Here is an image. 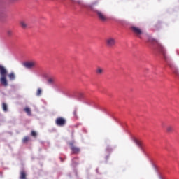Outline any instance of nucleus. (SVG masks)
Returning <instances> with one entry per match:
<instances>
[{
    "mask_svg": "<svg viewBox=\"0 0 179 179\" xmlns=\"http://www.w3.org/2000/svg\"><path fill=\"white\" fill-rule=\"evenodd\" d=\"M6 75H8V70H6L5 66L0 65V83L3 85V86H8Z\"/></svg>",
    "mask_w": 179,
    "mask_h": 179,
    "instance_id": "obj_1",
    "label": "nucleus"
},
{
    "mask_svg": "<svg viewBox=\"0 0 179 179\" xmlns=\"http://www.w3.org/2000/svg\"><path fill=\"white\" fill-rule=\"evenodd\" d=\"M107 47H114L115 45V38L109 36L105 40Z\"/></svg>",
    "mask_w": 179,
    "mask_h": 179,
    "instance_id": "obj_2",
    "label": "nucleus"
},
{
    "mask_svg": "<svg viewBox=\"0 0 179 179\" xmlns=\"http://www.w3.org/2000/svg\"><path fill=\"white\" fill-rule=\"evenodd\" d=\"M23 66L27 69H33L36 67V62L34 61H28L23 63Z\"/></svg>",
    "mask_w": 179,
    "mask_h": 179,
    "instance_id": "obj_3",
    "label": "nucleus"
},
{
    "mask_svg": "<svg viewBox=\"0 0 179 179\" xmlns=\"http://www.w3.org/2000/svg\"><path fill=\"white\" fill-rule=\"evenodd\" d=\"M95 13H96L99 19L101 20V22H106L107 20V16L103 13V12L99 10H94Z\"/></svg>",
    "mask_w": 179,
    "mask_h": 179,
    "instance_id": "obj_4",
    "label": "nucleus"
},
{
    "mask_svg": "<svg viewBox=\"0 0 179 179\" xmlns=\"http://www.w3.org/2000/svg\"><path fill=\"white\" fill-rule=\"evenodd\" d=\"M131 29L133 31V33H135L138 37H141V34H142V29H140L139 27L131 26Z\"/></svg>",
    "mask_w": 179,
    "mask_h": 179,
    "instance_id": "obj_5",
    "label": "nucleus"
},
{
    "mask_svg": "<svg viewBox=\"0 0 179 179\" xmlns=\"http://www.w3.org/2000/svg\"><path fill=\"white\" fill-rule=\"evenodd\" d=\"M158 50L162 54L164 59H166V50H164V47L162 45V44L158 43Z\"/></svg>",
    "mask_w": 179,
    "mask_h": 179,
    "instance_id": "obj_6",
    "label": "nucleus"
},
{
    "mask_svg": "<svg viewBox=\"0 0 179 179\" xmlns=\"http://www.w3.org/2000/svg\"><path fill=\"white\" fill-rule=\"evenodd\" d=\"M56 124L59 127H62L63 125H65V120L62 117H59L56 120Z\"/></svg>",
    "mask_w": 179,
    "mask_h": 179,
    "instance_id": "obj_7",
    "label": "nucleus"
},
{
    "mask_svg": "<svg viewBox=\"0 0 179 179\" xmlns=\"http://www.w3.org/2000/svg\"><path fill=\"white\" fill-rule=\"evenodd\" d=\"M70 145L71 150L73 151V153H78L79 152V148L78 147H75L73 146V144H72V143H70Z\"/></svg>",
    "mask_w": 179,
    "mask_h": 179,
    "instance_id": "obj_8",
    "label": "nucleus"
},
{
    "mask_svg": "<svg viewBox=\"0 0 179 179\" xmlns=\"http://www.w3.org/2000/svg\"><path fill=\"white\" fill-rule=\"evenodd\" d=\"M48 85H54L55 78L54 77H49L47 79Z\"/></svg>",
    "mask_w": 179,
    "mask_h": 179,
    "instance_id": "obj_9",
    "label": "nucleus"
},
{
    "mask_svg": "<svg viewBox=\"0 0 179 179\" xmlns=\"http://www.w3.org/2000/svg\"><path fill=\"white\" fill-rule=\"evenodd\" d=\"M20 24L22 29H27V22L26 21H20Z\"/></svg>",
    "mask_w": 179,
    "mask_h": 179,
    "instance_id": "obj_10",
    "label": "nucleus"
},
{
    "mask_svg": "<svg viewBox=\"0 0 179 179\" xmlns=\"http://www.w3.org/2000/svg\"><path fill=\"white\" fill-rule=\"evenodd\" d=\"M96 72L98 73V75H101L103 72H104V69H103L101 67H97Z\"/></svg>",
    "mask_w": 179,
    "mask_h": 179,
    "instance_id": "obj_11",
    "label": "nucleus"
},
{
    "mask_svg": "<svg viewBox=\"0 0 179 179\" xmlns=\"http://www.w3.org/2000/svg\"><path fill=\"white\" fill-rule=\"evenodd\" d=\"M8 78L10 80H15V79H16V76L15 75V73H10L8 74Z\"/></svg>",
    "mask_w": 179,
    "mask_h": 179,
    "instance_id": "obj_12",
    "label": "nucleus"
},
{
    "mask_svg": "<svg viewBox=\"0 0 179 179\" xmlns=\"http://www.w3.org/2000/svg\"><path fill=\"white\" fill-rule=\"evenodd\" d=\"M24 111H25V113H27V115H31V110H30V108L26 107L24 109Z\"/></svg>",
    "mask_w": 179,
    "mask_h": 179,
    "instance_id": "obj_13",
    "label": "nucleus"
},
{
    "mask_svg": "<svg viewBox=\"0 0 179 179\" xmlns=\"http://www.w3.org/2000/svg\"><path fill=\"white\" fill-rule=\"evenodd\" d=\"M6 34L8 37H11V36H13V31H12L11 29H7Z\"/></svg>",
    "mask_w": 179,
    "mask_h": 179,
    "instance_id": "obj_14",
    "label": "nucleus"
},
{
    "mask_svg": "<svg viewBox=\"0 0 179 179\" xmlns=\"http://www.w3.org/2000/svg\"><path fill=\"white\" fill-rule=\"evenodd\" d=\"M134 143H136V145H137V146H138V148H141L142 143L138 139L135 138Z\"/></svg>",
    "mask_w": 179,
    "mask_h": 179,
    "instance_id": "obj_15",
    "label": "nucleus"
},
{
    "mask_svg": "<svg viewBox=\"0 0 179 179\" xmlns=\"http://www.w3.org/2000/svg\"><path fill=\"white\" fill-rule=\"evenodd\" d=\"M20 179H26V173L24 171L20 173Z\"/></svg>",
    "mask_w": 179,
    "mask_h": 179,
    "instance_id": "obj_16",
    "label": "nucleus"
},
{
    "mask_svg": "<svg viewBox=\"0 0 179 179\" xmlns=\"http://www.w3.org/2000/svg\"><path fill=\"white\" fill-rule=\"evenodd\" d=\"M2 108H3V111H5V112L8 111V106L6 103H3Z\"/></svg>",
    "mask_w": 179,
    "mask_h": 179,
    "instance_id": "obj_17",
    "label": "nucleus"
},
{
    "mask_svg": "<svg viewBox=\"0 0 179 179\" xmlns=\"http://www.w3.org/2000/svg\"><path fill=\"white\" fill-rule=\"evenodd\" d=\"M166 131H167V132H173V127H171V126H168V127H166Z\"/></svg>",
    "mask_w": 179,
    "mask_h": 179,
    "instance_id": "obj_18",
    "label": "nucleus"
},
{
    "mask_svg": "<svg viewBox=\"0 0 179 179\" xmlns=\"http://www.w3.org/2000/svg\"><path fill=\"white\" fill-rule=\"evenodd\" d=\"M42 90L41 88L37 90L36 96H41Z\"/></svg>",
    "mask_w": 179,
    "mask_h": 179,
    "instance_id": "obj_19",
    "label": "nucleus"
},
{
    "mask_svg": "<svg viewBox=\"0 0 179 179\" xmlns=\"http://www.w3.org/2000/svg\"><path fill=\"white\" fill-rule=\"evenodd\" d=\"M77 3H78V5H80V6H82V8H85L86 6L83 3H82V1H78Z\"/></svg>",
    "mask_w": 179,
    "mask_h": 179,
    "instance_id": "obj_20",
    "label": "nucleus"
},
{
    "mask_svg": "<svg viewBox=\"0 0 179 179\" xmlns=\"http://www.w3.org/2000/svg\"><path fill=\"white\" fill-rule=\"evenodd\" d=\"M172 71L176 73V75H178V72L177 71V69L172 68Z\"/></svg>",
    "mask_w": 179,
    "mask_h": 179,
    "instance_id": "obj_21",
    "label": "nucleus"
},
{
    "mask_svg": "<svg viewBox=\"0 0 179 179\" xmlns=\"http://www.w3.org/2000/svg\"><path fill=\"white\" fill-rule=\"evenodd\" d=\"M27 141H29V137H24L23 138V142H27Z\"/></svg>",
    "mask_w": 179,
    "mask_h": 179,
    "instance_id": "obj_22",
    "label": "nucleus"
},
{
    "mask_svg": "<svg viewBox=\"0 0 179 179\" xmlns=\"http://www.w3.org/2000/svg\"><path fill=\"white\" fill-rule=\"evenodd\" d=\"M31 135L32 136H36L37 133H36V131H31Z\"/></svg>",
    "mask_w": 179,
    "mask_h": 179,
    "instance_id": "obj_23",
    "label": "nucleus"
}]
</instances>
